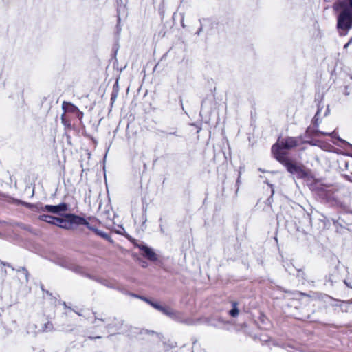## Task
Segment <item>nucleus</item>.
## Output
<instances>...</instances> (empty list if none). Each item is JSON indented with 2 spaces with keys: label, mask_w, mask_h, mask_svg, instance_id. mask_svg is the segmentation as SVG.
I'll list each match as a JSON object with an SVG mask.
<instances>
[{
  "label": "nucleus",
  "mask_w": 352,
  "mask_h": 352,
  "mask_svg": "<svg viewBox=\"0 0 352 352\" xmlns=\"http://www.w3.org/2000/svg\"><path fill=\"white\" fill-rule=\"evenodd\" d=\"M319 134H321L323 135H329L333 138H336V133H335L334 131H318L316 132V136H317V137L319 136Z\"/></svg>",
  "instance_id": "9d476101"
},
{
  "label": "nucleus",
  "mask_w": 352,
  "mask_h": 352,
  "mask_svg": "<svg viewBox=\"0 0 352 352\" xmlns=\"http://www.w3.org/2000/svg\"><path fill=\"white\" fill-rule=\"evenodd\" d=\"M102 237L107 238L108 235L105 233H99Z\"/></svg>",
  "instance_id": "f8f14e48"
},
{
  "label": "nucleus",
  "mask_w": 352,
  "mask_h": 352,
  "mask_svg": "<svg viewBox=\"0 0 352 352\" xmlns=\"http://www.w3.org/2000/svg\"><path fill=\"white\" fill-rule=\"evenodd\" d=\"M44 210L51 213L59 214L61 212L66 211L67 206L65 204H60L57 206L46 205L44 207Z\"/></svg>",
  "instance_id": "20e7f679"
},
{
  "label": "nucleus",
  "mask_w": 352,
  "mask_h": 352,
  "mask_svg": "<svg viewBox=\"0 0 352 352\" xmlns=\"http://www.w3.org/2000/svg\"><path fill=\"white\" fill-rule=\"evenodd\" d=\"M351 78L352 79V75L351 76Z\"/></svg>",
  "instance_id": "4468645a"
},
{
  "label": "nucleus",
  "mask_w": 352,
  "mask_h": 352,
  "mask_svg": "<svg viewBox=\"0 0 352 352\" xmlns=\"http://www.w3.org/2000/svg\"><path fill=\"white\" fill-rule=\"evenodd\" d=\"M142 299L154 309L166 316H168L171 318H177L179 317L178 313L175 309L164 303H162L157 301H152L145 298H143Z\"/></svg>",
  "instance_id": "7ed1b4c3"
},
{
  "label": "nucleus",
  "mask_w": 352,
  "mask_h": 352,
  "mask_svg": "<svg viewBox=\"0 0 352 352\" xmlns=\"http://www.w3.org/2000/svg\"><path fill=\"white\" fill-rule=\"evenodd\" d=\"M39 219L47 223L55 225L56 222H57V217H54L50 215L43 214L39 217Z\"/></svg>",
  "instance_id": "6e6552de"
},
{
  "label": "nucleus",
  "mask_w": 352,
  "mask_h": 352,
  "mask_svg": "<svg viewBox=\"0 0 352 352\" xmlns=\"http://www.w3.org/2000/svg\"><path fill=\"white\" fill-rule=\"evenodd\" d=\"M142 250V254L144 256L152 261H155L157 259V256L153 249L146 246L142 245L140 247Z\"/></svg>",
  "instance_id": "39448f33"
},
{
  "label": "nucleus",
  "mask_w": 352,
  "mask_h": 352,
  "mask_svg": "<svg viewBox=\"0 0 352 352\" xmlns=\"http://www.w3.org/2000/svg\"><path fill=\"white\" fill-rule=\"evenodd\" d=\"M297 145L298 140L296 138L290 137L279 138L277 143L272 146V151L276 160L284 164L289 172L300 175L302 171L300 168L289 162L283 151V149H290Z\"/></svg>",
  "instance_id": "f257e3e1"
},
{
  "label": "nucleus",
  "mask_w": 352,
  "mask_h": 352,
  "mask_svg": "<svg viewBox=\"0 0 352 352\" xmlns=\"http://www.w3.org/2000/svg\"><path fill=\"white\" fill-rule=\"evenodd\" d=\"M333 9L338 12L337 28L340 35H346L352 28V9L344 3H336Z\"/></svg>",
  "instance_id": "f03ea898"
},
{
  "label": "nucleus",
  "mask_w": 352,
  "mask_h": 352,
  "mask_svg": "<svg viewBox=\"0 0 352 352\" xmlns=\"http://www.w3.org/2000/svg\"><path fill=\"white\" fill-rule=\"evenodd\" d=\"M65 217H67L71 221V226L72 224L85 225L87 226H89V223L87 222V221L85 219L80 217L79 216H76L74 214H67Z\"/></svg>",
  "instance_id": "423d86ee"
},
{
  "label": "nucleus",
  "mask_w": 352,
  "mask_h": 352,
  "mask_svg": "<svg viewBox=\"0 0 352 352\" xmlns=\"http://www.w3.org/2000/svg\"><path fill=\"white\" fill-rule=\"evenodd\" d=\"M338 3H344L348 8L352 9V0H342L340 1Z\"/></svg>",
  "instance_id": "9b49d317"
},
{
  "label": "nucleus",
  "mask_w": 352,
  "mask_h": 352,
  "mask_svg": "<svg viewBox=\"0 0 352 352\" xmlns=\"http://www.w3.org/2000/svg\"><path fill=\"white\" fill-rule=\"evenodd\" d=\"M232 308L229 311V315L233 318L239 316V310L237 307V303L234 302L232 304Z\"/></svg>",
  "instance_id": "1a4fd4ad"
},
{
  "label": "nucleus",
  "mask_w": 352,
  "mask_h": 352,
  "mask_svg": "<svg viewBox=\"0 0 352 352\" xmlns=\"http://www.w3.org/2000/svg\"><path fill=\"white\" fill-rule=\"evenodd\" d=\"M55 225L62 228L69 229L71 228V221L67 217L66 219L57 218Z\"/></svg>",
  "instance_id": "0eeeda50"
},
{
  "label": "nucleus",
  "mask_w": 352,
  "mask_h": 352,
  "mask_svg": "<svg viewBox=\"0 0 352 352\" xmlns=\"http://www.w3.org/2000/svg\"><path fill=\"white\" fill-rule=\"evenodd\" d=\"M349 43H350V42H349L348 43H346V44L344 45V47H345V48H346V47H348V45H349Z\"/></svg>",
  "instance_id": "ddd939ff"
}]
</instances>
